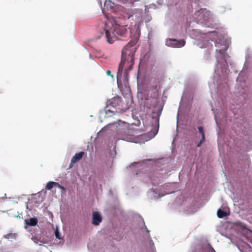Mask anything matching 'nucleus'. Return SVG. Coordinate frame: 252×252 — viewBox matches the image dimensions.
<instances>
[{"label":"nucleus","instance_id":"9","mask_svg":"<svg viewBox=\"0 0 252 252\" xmlns=\"http://www.w3.org/2000/svg\"><path fill=\"white\" fill-rule=\"evenodd\" d=\"M155 171L153 173H151L149 175L148 178L150 183L154 186L156 187L159 185L162 179L165 178L166 175H164L165 172L164 173H160L159 171H163L162 169L158 167H155Z\"/></svg>","mask_w":252,"mask_h":252},{"label":"nucleus","instance_id":"28","mask_svg":"<svg viewBox=\"0 0 252 252\" xmlns=\"http://www.w3.org/2000/svg\"><path fill=\"white\" fill-rule=\"evenodd\" d=\"M55 233L56 237L57 238H58V239H61L60 233L58 231H57V230L55 231Z\"/></svg>","mask_w":252,"mask_h":252},{"label":"nucleus","instance_id":"15","mask_svg":"<svg viewBox=\"0 0 252 252\" xmlns=\"http://www.w3.org/2000/svg\"><path fill=\"white\" fill-rule=\"evenodd\" d=\"M102 220V217L100 213L98 211H93L92 212V223L94 226H98Z\"/></svg>","mask_w":252,"mask_h":252},{"label":"nucleus","instance_id":"12","mask_svg":"<svg viewBox=\"0 0 252 252\" xmlns=\"http://www.w3.org/2000/svg\"><path fill=\"white\" fill-rule=\"evenodd\" d=\"M127 15V18L132 17L135 20L140 21L142 19V11L139 9L126 8L125 7L123 12Z\"/></svg>","mask_w":252,"mask_h":252},{"label":"nucleus","instance_id":"41","mask_svg":"<svg viewBox=\"0 0 252 252\" xmlns=\"http://www.w3.org/2000/svg\"><path fill=\"white\" fill-rule=\"evenodd\" d=\"M178 123V116H177V124Z\"/></svg>","mask_w":252,"mask_h":252},{"label":"nucleus","instance_id":"25","mask_svg":"<svg viewBox=\"0 0 252 252\" xmlns=\"http://www.w3.org/2000/svg\"><path fill=\"white\" fill-rule=\"evenodd\" d=\"M250 166V161L248 159H247L245 161V165L243 167V170L245 171V170L247 169V168H249Z\"/></svg>","mask_w":252,"mask_h":252},{"label":"nucleus","instance_id":"18","mask_svg":"<svg viewBox=\"0 0 252 252\" xmlns=\"http://www.w3.org/2000/svg\"><path fill=\"white\" fill-rule=\"evenodd\" d=\"M25 222L28 225L34 226L37 224L38 220L36 218H32L29 220H25Z\"/></svg>","mask_w":252,"mask_h":252},{"label":"nucleus","instance_id":"1","mask_svg":"<svg viewBox=\"0 0 252 252\" xmlns=\"http://www.w3.org/2000/svg\"><path fill=\"white\" fill-rule=\"evenodd\" d=\"M186 32L191 38L195 40L194 43L201 48H206L210 44H214L216 47V60L218 63L216 65L215 75L212 80L209 82L210 93L215 101V107L211 104L212 110L214 114L216 123L219 127L220 125L228 121L234 123L232 128L237 135L241 133L245 135L244 138L246 146H252V135H247L248 130L245 126L238 120L236 116L241 112V107L247 100L250 98V92L246 85L245 72L242 70L237 79L234 94L229 100V104L225 94L228 91V86L227 83V74L229 70L227 68L226 58L227 55L224 52L227 50L230 42V39L224 33L216 31L202 33L199 30H186Z\"/></svg>","mask_w":252,"mask_h":252},{"label":"nucleus","instance_id":"37","mask_svg":"<svg viewBox=\"0 0 252 252\" xmlns=\"http://www.w3.org/2000/svg\"><path fill=\"white\" fill-rule=\"evenodd\" d=\"M190 1L192 2H197L199 1V0H190Z\"/></svg>","mask_w":252,"mask_h":252},{"label":"nucleus","instance_id":"30","mask_svg":"<svg viewBox=\"0 0 252 252\" xmlns=\"http://www.w3.org/2000/svg\"><path fill=\"white\" fill-rule=\"evenodd\" d=\"M97 252H109V251L107 249H100Z\"/></svg>","mask_w":252,"mask_h":252},{"label":"nucleus","instance_id":"4","mask_svg":"<svg viewBox=\"0 0 252 252\" xmlns=\"http://www.w3.org/2000/svg\"><path fill=\"white\" fill-rule=\"evenodd\" d=\"M188 15L187 17V22L195 21L197 24L203 27L214 28L215 17L211 12L206 8H200L195 11L192 17Z\"/></svg>","mask_w":252,"mask_h":252},{"label":"nucleus","instance_id":"27","mask_svg":"<svg viewBox=\"0 0 252 252\" xmlns=\"http://www.w3.org/2000/svg\"><path fill=\"white\" fill-rule=\"evenodd\" d=\"M55 187H58L59 189H60L63 190H65V188L64 187H63V186L61 185L59 183L55 182Z\"/></svg>","mask_w":252,"mask_h":252},{"label":"nucleus","instance_id":"31","mask_svg":"<svg viewBox=\"0 0 252 252\" xmlns=\"http://www.w3.org/2000/svg\"><path fill=\"white\" fill-rule=\"evenodd\" d=\"M149 7L150 8H153V9L157 8L156 5L155 4H154V3H152V4H150Z\"/></svg>","mask_w":252,"mask_h":252},{"label":"nucleus","instance_id":"8","mask_svg":"<svg viewBox=\"0 0 252 252\" xmlns=\"http://www.w3.org/2000/svg\"><path fill=\"white\" fill-rule=\"evenodd\" d=\"M158 160L154 161L151 159H147L141 161L133 162L130 166H129V168L131 170H133V172L135 173L136 175H138L139 174L138 172H140L141 170H146L149 168V166H151V163H150V162H155V163L158 166Z\"/></svg>","mask_w":252,"mask_h":252},{"label":"nucleus","instance_id":"6","mask_svg":"<svg viewBox=\"0 0 252 252\" xmlns=\"http://www.w3.org/2000/svg\"><path fill=\"white\" fill-rule=\"evenodd\" d=\"M120 99L119 97H113L108 100L104 108V118H109L116 116L117 113V106L119 105Z\"/></svg>","mask_w":252,"mask_h":252},{"label":"nucleus","instance_id":"21","mask_svg":"<svg viewBox=\"0 0 252 252\" xmlns=\"http://www.w3.org/2000/svg\"><path fill=\"white\" fill-rule=\"evenodd\" d=\"M55 186V182L50 181L47 183L46 186V189L48 190H51Z\"/></svg>","mask_w":252,"mask_h":252},{"label":"nucleus","instance_id":"23","mask_svg":"<svg viewBox=\"0 0 252 252\" xmlns=\"http://www.w3.org/2000/svg\"><path fill=\"white\" fill-rule=\"evenodd\" d=\"M198 129L199 132L201 134V138L205 139L203 127L200 126L198 127Z\"/></svg>","mask_w":252,"mask_h":252},{"label":"nucleus","instance_id":"14","mask_svg":"<svg viewBox=\"0 0 252 252\" xmlns=\"http://www.w3.org/2000/svg\"><path fill=\"white\" fill-rule=\"evenodd\" d=\"M143 227L141 228V232L144 234V232H145V234H144L143 238L146 242L149 243L150 249L152 251H154V243L152 240V238L150 235V231L147 228L144 222L143 221Z\"/></svg>","mask_w":252,"mask_h":252},{"label":"nucleus","instance_id":"2","mask_svg":"<svg viewBox=\"0 0 252 252\" xmlns=\"http://www.w3.org/2000/svg\"><path fill=\"white\" fill-rule=\"evenodd\" d=\"M100 134L111 135L115 140H123L129 142H136V139L127 124L120 120L110 123L99 132Z\"/></svg>","mask_w":252,"mask_h":252},{"label":"nucleus","instance_id":"16","mask_svg":"<svg viewBox=\"0 0 252 252\" xmlns=\"http://www.w3.org/2000/svg\"><path fill=\"white\" fill-rule=\"evenodd\" d=\"M235 224L236 225V229L240 233L245 234L250 232V230L247 227L244 223L240 221H237Z\"/></svg>","mask_w":252,"mask_h":252},{"label":"nucleus","instance_id":"5","mask_svg":"<svg viewBox=\"0 0 252 252\" xmlns=\"http://www.w3.org/2000/svg\"><path fill=\"white\" fill-rule=\"evenodd\" d=\"M153 104H155V106L152 110V112L153 113V115L152 116V119L155 121L157 126H155L153 129V130H150L148 132V135L150 136V139H152L154 138L158 133V120L159 117L160 116L162 109L163 106L161 105L158 100L154 99L153 100Z\"/></svg>","mask_w":252,"mask_h":252},{"label":"nucleus","instance_id":"40","mask_svg":"<svg viewBox=\"0 0 252 252\" xmlns=\"http://www.w3.org/2000/svg\"><path fill=\"white\" fill-rule=\"evenodd\" d=\"M90 58L91 59H93V56H92V55H91V54H90Z\"/></svg>","mask_w":252,"mask_h":252},{"label":"nucleus","instance_id":"3","mask_svg":"<svg viewBox=\"0 0 252 252\" xmlns=\"http://www.w3.org/2000/svg\"><path fill=\"white\" fill-rule=\"evenodd\" d=\"M134 44V42H129L122 50L121 62L119 66L117 76L118 81V76L122 75L124 68L125 67L126 69L125 75L126 76L134 64V56L136 50Z\"/></svg>","mask_w":252,"mask_h":252},{"label":"nucleus","instance_id":"13","mask_svg":"<svg viewBox=\"0 0 252 252\" xmlns=\"http://www.w3.org/2000/svg\"><path fill=\"white\" fill-rule=\"evenodd\" d=\"M185 40H177L173 38L166 39L165 42V45L171 48H181L185 45Z\"/></svg>","mask_w":252,"mask_h":252},{"label":"nucleus","instance_id":"19","mask_svg":"<svg viewBox=\"0 0 252 252\" xmlns=\"http://www.w3.org/2000/svg\"><path fill=\"white\" fill-rule=\"evenodd\" d=\"M84 155V152H80L79 153H76L74 155V156L72 158V162H76L81 159L83 156Z\"/></svg>","mask_w":252,"mask_h":252},{"label":"nucleus","instance_id":"32","mask_svg":"<svg viewBox=\"0 0 252 252\" xmlns=\"http://www.w3.org/2000/svg\"><path fill=\"white\" fill-rule=\"evenodd\" d=\"M106 74L107 75L111 76L112 78H113V76L111 74V72L110 70H107L106 71Z\"/></svg>","mask_w":252,"mask_h":252},{"label":"nucleus","instance_id":"24","mask_svg":"<svg viewBox=\"0 0 252 252\" xmlns=\"http://www.w3.org/2000/svg\"><path fill=\"white\" fill-rule=\"evenodd\" d=\"M3 237L6 239H14L15 237V234L13 233H9L6 235H4Z\"/></svg>","mask_w":252,"mask_h":252},{"label":"nucleus","instance_id":"35","mask_svg":"<svg viewBox=\"0 0 252 252\" xmlns=\"http://www.w3.org/2000/svg\"><path fill=\"white\" fill-rule=\"evenodd\" d=\"M32 240L36 243H37V241L38 240V239L35 237H32Z\"/></svg>","mask_w":252,"mask_h":252},{"label":"nucleus","instance_id":"11","mask_svg":"<svg viewBox=\"0 0 252 252\" xmlns=\"http://www.w3.org/2000/svg\"><path fill=\"white\" fill-rule=\"evenodd\" d=\"M165 186L161 187H158L154 188L153 187L148 192L149 197L152 199H157L160 198L162 196H164L165 194H169L171 192L169 191H163L162 189H164Z\"/></svg>","mask_w":252,"mask_h":252},{"label":"nucleus","instance_id":"34","mask_svg":"<svg viewBox=\"0 0 252 252\" xmlns=\"http://www.w3.org/2000/svg\"><path fill=\"white\" fill-rule=\"evenodd\" d=\"M75 162H72V160L71 159V161H70V163L69 164V168H72V167L73 166V164Z\"/></svg>","mask_w":252,"mask_h":252},{"label":"nucleus","instance_id":"42","mask_svg":"<svg viewBox=\"0 0 252 252\" xmlns=\"http://www.w3.org/2000/svg\"><path fill=\"white\" fill-rule=\"evenodd\" d=\"M147 6H145V12H146V13H147V11H147Z\"/></svg>","mask_w":252,"mask_h":252},{"label":"nucleus","instance_id":"36","mask_svg":"<svg viewBox=\"0 0 252 252\" xmlns=\"http://www.w3.org/2000/svg\"><path fill=\"white\" fill-rule=\"evenodd\" d=\"M251 173H249V178H250V182H251V184H252V179L251 178V177H250L251 176Z\"/></svg>","mask_w":252,"mask_h":252},{"label":"nucleus","instance_id":"10","mask_svg":"<svg viewBox=\"0 0 252 252\" xmlns=\"http://www.w3.org/2000/svg\"><path fill=\"white\" fill-rule=\"evenodd\" d=\"M101 3H102L101 1ZM100 5L102 11L104 14H105L106 10H112L114 12L119 11L120 13H123L124 10H125V7L119 4H115L110 0H105L103 7L102 6V3H100Z\"/></svg>","mask_w":252,"mask_h":252},{"label":"nucleus","instance_id":"17","mask_svg":"<svg viewBox=\"0 0 252 252\" xmlns=\"http://www.w3.org/2000/svg\"><path fill=\"white\" fill-rule=\"evenodd\" d=\"M241 252H252V248L247 242H242L237 246Z\"/></svg>","mask_w":252,"mask_h":252},{"label":"nucleus","instance_id":"29","mask_svg":"<svg viewBox=\"0 0 252 252\" xmlns=\"http://www.w3.org/2000/svg\"><path fill=\"white\" fill-rule=\"evenodd\" d=\"M205 139L201 138L199 142H198L197 144V147H200L202 144L205 141Z\"/></svg>","mask_w":252,"mask_h":252},{"label":"nucleus","instance_id":"39","mask_svg":"<svg viewBox=\"0 0 252 252\" xmlns=\"http://www.w3.org/2000/svg\"><path fill=\"white\" fill-rule=\"evenodd\" d=\"M225 237H226V238H229V239L231 240V242H232V243H234L233 241H232V238H229L228 236H225Z\"/></svg>","mask_w":252,"mask_h":252},{"label":"nucleus","instance_id":"26","mask_svg":"<svg viewBox=\"0 0 252 252\" xmlns=\"http://www.w3.org/2000/svg\"><path fill=\"white\" fill-rule=\"evenodd\" d=\"M152 20V17L151 15L147 14L145 17V22L148 23Z\"/></svg>","mask_w":252,"mask_h":252},{"label":"nucleus","instance_id":"7","mask_svg":"<svg viewBox=\"0 0 252 252\" xmlns=\"http://www.w3.org/2000/svg\"><path fill=\"white\" fill-rule=\"evenodd\" d=\"M104 31L105 32V37L107 38V41L109 43H112L116 40L117 38L116 36L114 35V33H116L118 35L122 36L125 33L126 29L123 26L116 24L113 27L114 32H112L111 30H104Z\"/></svg>","mask_w":252,"mask_h":252},{"label":"nucleus","instance_id":"38","mask_svg":"<svg viewBox=\"0 0 252 252\" xmlns=\"http://www.w3.org/2000/svg\"><path fill=\"white\" fill-rule=\"evenodd\" d=\"M248 57H246V62H245V63L244 64V66H245L246 65V62H248Z\"/></svg>","mask_w":252,"mask_h":252},{"label":"nucleus","instance_id":"22","mask_svg":"<svg viewBox=\"0 0 252 252\" xmlns=\"http://www.w3.org/2000/svg\"><path fill=\"white\" fill-rule=\"evenodd\" d=\"M186 101L187 99L186 98L185 96L183 95L180 103L179 109H181L184 106V103H186Z\"/></svg>","mask_w":252,"mask_h":252},{"label":"nucleus","instance_id":"33","mask_svg":"<svg viewBox=\"0 0 252 252\" xmlns=\"http://www.w3.org/2000/svg\"><path fill=\"white\" fill-rule=\"evenodd\" d=\"M209 247H210V251H209V252H216L215 251V250L211 246H209Z\"/></svg>","mask_w":252,"mask_h":252},{"label":"nucleus","instance_id":"20","mask_svg":"<svg viewBox=\"0 0 252 252\" xmlns=\"http://www.w3.org/2000/svg\"><path fill=\"white\" fill-rule=\"evenodd\" d=\"M217 216L219 218H223L228 216V214L226 211L219 209L217 211Z\"/></svg>","mask_w":252,"mask_h":252}]
</instances>
